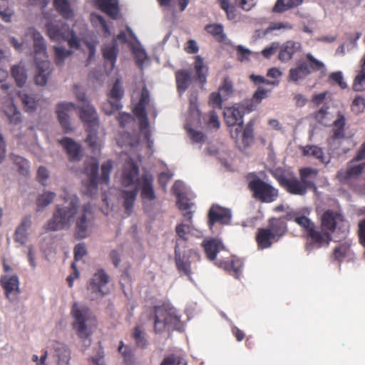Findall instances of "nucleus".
Listing matches in <instances>:
<instances>
[{"label":"nucleus","instance_id":"f257e3e1","mask_svg":"<svg viewBox=\"0 0 365 365\" xmlns=\"http://www.w3.org/2000/svg\"><path fill=\"white\" fill-rule=\"evenodd\" d=\"M76 108L79 110V118L83 122L86 130L99 128L100 124L97 112L90 103L82 104L76 108L73 103L62 102L57 105L56 113L65 133L72 130L68 112Z\"/></svg>","mask_w":365,"mask_h":365},{"label":"nucleus","instance_id":"f03ea898","mask_svg":"<svg viewBox=\"0 0 365 365\" xmlns=\"http://www.w3.org/2000/svg\"><path fill=\"white\" fill-rule=\"evenodd\" d=\"M319 171L316 168L304 167L299 170V178L292 176L287 177L284 175L276 178L279 185L287 192L294 195L304 196L307 191L317 190L315 180Z\"/></svg>","mask_w":365,"mask_h":365},{"label":"nucleus","instance_id":"7ed1b4c3","mask_svg":"<svg viewBox=\"0 0 365 365\" xmlns=\"http://www.w3.org/2000/svg\"><path fill=\"white\" fill-rule=\"evenodd\" d=\"M244 113L239 104L226 108L224 110V117L228 126H236L231 130V136L240 149L249 147L254 140L253 126L249 123L243 129Z\"/></svg>","mask_w":365,"mask_h":365},{"label":"nucleus","instance_id":"20e7f679","mask_svg":"<svg viewBox=\"0 0 365 365\" xmlns=\"http://www.w3.org/2000/svg\"><path fill=\"white\" fill-rule=\"evenodd\" d=\"M64 205H57L52 218L46 225L50 231H57L70 227L79 207V198L77 195L66 192L61 196Z\"/></svg>","mask_w":365,"mask_h":365},{"label":"nucleus","instance_id":"39448f33","mask_svg":"<svg viewBox=\"0 0 365 365\" xmlns=\"http://www.w3.org/2000/svg\"><path fill=\"white\" fill-rule=\"evenodd\" d=\"M113 165L111 160H108L101 165V175L99 178L98 176L99 164L96 159L91 158L85 163L84 173L88 177L86 182L85 193L89 196L96 194L98 190V183L108 185L110 180V173L112 170Z\"/></svg>","mask_w":365,"mask_h":365},{"label":"nucleus","instance_id":"423d86ee","mask_svg":"<svg viewBox=\"0 0 365 365\" xmlns=\"http://www.w3.org/2000/svg\"><path fill=\"white\" fill-rule=\"evenodd\" d=\"M287 231V224L283 219L272 217L268 220L266 227L258 228L255 240L259 250L270 248L274 243L285 235Z\"/></svg>","mask_w":365,"mask_h":365},{"label":"nucleus","instance_id":"0eeeda50","mask_svg":"<svg viewBox=\"0 0 365 365\" xmlns=\"http://www.w3.org/2000/svg\"><path fill=\"white\" fill-rule=\"evenodd\" d=\"M247 187L252 197L260 202L271 203L279 197V190L270 183L261 179L255 173L247 175Z\"/></svg>","mask_w":365,"mask_h":365},{"label":"nucleus","instance_id":"6e6552de","mask_svg":"<svg viewBox=\"0 0 365 365\" xmlns=\"http://www.w3.org/2000/svg\"><path fill=\"white\" fill-rule=\"evenodd\" d=\"M71 315L74 319L73 328L78 336L81 339L88 338L92 333L91 327L96 326V322L90 309L85 306L80 307L75 302L71 308Z\"/></svg>","mask_w":365,"mask_h":365},{"label":"nucleus","instance_id":"1a4fd4ad","mask_svg":"<svg viewBox=\"0 0 365 365\" xmlns=\"http://www.w3.org/2000/svg\"><path fill=\"white\" fill-rule=\"evenodd\" d=\"M307 61H299L296 68L289 70V78L293 81H298L305 78L312 71H319L324 68L322 62L315 58L311 53L306 55Z\"/></svg>","mask_w":365,"mask_h":365},{"label":"nucleus","instance_id":"9d476101","mask_svg":"<svg viewBox=\"0 0 365 365\" xmlns=\"http://www.w3.org/2000/svg\"><path fill=\"white\" fill-rule=\"evenodd\" d=\"M93 225L94 217L91 210L90 205H85L76 219L75 237L78 240L88 237L91 234Z\"/></svg>","mask_w":365,"mask_h":365},{"label":"nucleus","instance_id":"9b49d317","mask_svg":"<svg viewBox=\"0 0 365 365\" xmlns=\"http://www.w3.org/2000/svg\"><path fill=\"white\" fill-rule=\"evenodd\" d=\"M200 256L197 252L192 249L181 251L180 242L175 246V262L179 273L183 274L188 277H191V262L192 260L199 261Z\"/></svg>","mask_w":365,"mask_h":365},{"label":"nucleus","instance_id":"f8f14e48","mask_svg":"<svg viewBox=\"0 0 365 365\" xmlns=\"http://www.w3.org/2000/svg\"><path fill=\"white\" fill-rule=\"evenodd\" d=\"M109 281L110 277L103 269H99L93 274L87 285L88 291L93 294L91 299L102 297L109 293Z\"/></svg>","mask_w":365,"mask_h":365},{"label":"nucleus","instance_id":"ddd939ff","mask_svg":"<svg viewBox=\"0 0 365 365\" xmlns=\"http://www.w3.org/2000/svg\"><path fill=\"white\" fill-rule=\"evenodd\" d=\"M180 322V318L170 309L163 307H155L154 331L161 333L167 327H175Z\"/></svg>","mask_w":365,"mask_h":365},{"label":"nucleus","instance_id":"4468645a","mask_svg":"<svg viewBox=\"0 0 365 365\" xmlns=\"http://www.w3.org/2000/svg\"><path fill=\"white\" fill-rule=\"evenodd\" d=\"M320 220L322 233L329 235V237L322 242V247L324 245H328L331 241V234L335 232L338 224L344 221V217L336 211L327 210L322 215Z\"/></svg>","mask_w":365,"mask_h":365},{"label":"nucleus","instance_id":"2eb2a0df","mask_svg":"<svg viewBox=\"0 0 365 365\" xmlns=\"http://www.w3.org/2000/svg\"><path fill=\"white\" fill-rule=\"evenodd\" d=\"M295 222L301 227L304 229L307 237L310 239L311 244L319 248L322 247V242L329 237L327 234H323L318 230L313 222L304 215H297L295 218Z\"/></svg>","mask_w":365,"mask_h":365},{"label":"nucleus","instance_id":"dca6fc26","mask_svg":"<svg viewBox=\"0 0 365 365\" xmlns=\"http://www.w3.org/2000/svg\"><path fill=\"white\" fill-rule=\"evenodd\" d=\"M46 29L50 39L59 43L66 41L71 34L70 26L63 21L49 22L46 24Z\"/></svg>","mask_w":365,"mask_h":365},{"label":"nucleus","instance_id":"f3484780","mask_svg":"<svg viewBox=\"0 0 365 365\" xmlns=\"http://www.w3.org/2000/svg\"><path fill=\"white\" fill-rule=\"evenodd\" d=\"M140 178H139V168L137 163L132 159L127 160L123 168L121 175V184L123 187H130L138 183Z\"/></svg>","mask_w":365,"mask_h":365},{"label":"nucleus","instance_id":"a211bd4d","mask_svg":"<svg viewBox=\"0 0 365 365\" xmlns=\"http://www.w3.org/2000/svg\"><path fill=\"white\" fill-rule=\"evenodd\" d=\"M232 215L229 209L219 205H212L208 212V225L210 229L215 224L228 225L230 223Z\"/></svg>","mask_w":365,"mask_h":365},{"label":"nucleus","instance_id":"6ab92c4d","mask_svg":"<svg viewBox=\"0 0 365 365\" xmlns=\"http://www.w3.org/2000/svg\"><path fill=\"white\" fill-rule=\"evenodd\" d=\"M271 91L262 86L257 88L250 99H246L239 104L244 114L255 110L263 99L268 97Z\"/></svg>","mask_w":365,"mask_h":365},{"label":"nucleus","instance_id":"aec40b11","mask_svg":"<svg viewBox=\"0 0 365 365\" xmlns=\"http://www.w3.org/2000/svg\"><path fill=\"white\" fill-rule=\"evenodd\" d=\"M26 35L31 36L34 41V61L48 59L46 46L41 33L34 28H29Z\"/></svg>","mask_w":365,"mask_h":365},{"label":"nucleus","instance_id":"412c9836","mask_svg":"<svg viewBox=\"0 0 365 365\" xmlns=\"http://www.w3.org/2000/svg\"><path fill=\"white\" fill-rule=\"evenodd\" d=\"M362 173H365V162L354 165L350 161L346 170L341 169L337 172L336 178L342 183H348L350 180L356 178Z\"/></svg>","mask_w":365,"mask_h":365},{"label":"nucleus","instance_id":"4be33fe9","mask_svg":"<svg viewBox=\"0 0 365 365\" xmlns=\"http://www.w3.org/2000/svg\"><path fill=\"white\" fill-rule=\"evenodd\" d=\"M153 181V177L148 173H145L141 175L140 180L136 187L141 190L140 197L142 200L151 201L156 198Z\"/></svg>","mask_w":365,"mask_h":365},{"label":"nucleus","instance_id":"5701e85b","mask_svg":"<svg viewBox=\"0 0 365 365\" xmlns=\"http://www.w3.org/2000/svg\"><path fill=\"white\" fill-rule=\"evenodd\" d=\"M0 284L5 291L6 297L10 301H13L17 298L19 293V282L17 276H2L0 279Z\"/></svg>","mask_w":365,"mask_h":365},{"label":"nucleus","instance_id":"b1692460","mask_svg":"<svg viewBox=\"0 0 365 365\" xmlns=\"http://www.w3.org/2000/svg\"><path fill=\"white\" fill-rule=\"evenodd\" d=\"M38 71L35 75V83L39 86H45L51 74V63L48 59L35 61Z\"/></svg>","mask_w":365,"mask_h":365},{"label":"nucleus","instance_id":"393cba45","mask_svg":"<svg viewBox=\"0 0 365 365\" xmlns=\"http://www.w3.org/2000/svg\"><path fill=\"white\" fill-rule=\"evenodd\" d=\"M217 265L237 279H239L242 274L243 264L240 259L232 257L230 260H220Z\"/></svg>","mask_w":365,"mask_h":365},{"label":"nucleus","instance_id":"a878e982","mask_svg":"<svg viewBox=\"0 0 365 365\" xmlns=\"http://www.w3.org/2000/svg\"><path fill=\"white\" fill-rule=\"evenodd\" d=\"M301 43L294 41H286L281 47L278 58L282 62L290 61L293 56L300 51Z\"/></svg>","mask_w":365,"mask_h":365},{"label":"nucleus","instance_id":"bb28decb","mask_svg":"<svg viewBox=\"0 0 365 365\" xmlns=\"http://www.w3.org/2000/svg\"><path fill=\"white\" fill-rule=\"evenodd\" d=\"M95 4L101 11L112 19L117 18L119 12L118 0H95Z\"/></svg>","mask_w":365,"mask_h":365},{"label":"nucleus","instance_id":"cd10ccee","mask_svg":"<svg viewBox=\"0 0 365 365\" xmlns=\"http://www.w3.org/2000/svg\"><path fill=\"white\" fill-rule=\"evenodd\" d=\"M59 143L66 150L71 160H79L81 156V146L70 138H63Z\"/></svg>","mask_w":365,"mask_h":365},{"label":"nucleus","instance_id":"c85d7f7f","mask_svg":"<svg viewBox=\"0 0 365 365\" xmlns=\"http://www.w3.org/2000/svg\"><path fill=\"white\" fill-rule=\"evenodd\" d=\"M177 91L181 95L189 88L192 82L191 73L189 71L180 69L175 72Z\"/></svg>","mask_w":365,"mask_h":365},{"label":"nucleus","instance_id":"c756f323","mask_svg":"<svg viewBox=\"0 0 365 365\" xmlns=\"http://www.w3.org/2000/svg\"><path fill=\"white\" fill-rule=\"evenodd\" d=\"M31 225V217L30 215L25 216L21 224L17 227L14 233V240L16 242H19L21 245L26 243L27 239V230Z\"/></svg>","mask_w":365,"mask_h":365},{"label":"nucleus","instance_id":"7c9ffc66","mask_svg":"<svg viewBox=\"0 0 365 365\" xmlns=\"http://www.w3.org/2000/svg\"><path fill=\"white\" fill-rule=\"evenodd\" d=\"M207 257L210 260H214L222 247V243L217 239L204 240L202 243Z\"/></svg>","mask_w":365,"mask_h":365},{"label":"nucleus","instance_id":"2f4dec72","mask_svg":"<svg viewBox=\"0 0 365 365\" xmlns=\"http://www.w3.org/2000/svg\"><path fill=\"white\" fill-rule=\"evenodd\" d=\"M53 6L57 12L66 19H72L74 11L70 0H53Z\"/></svg>","mask_w":365,"mask_h":365},{"label":"nucleus","instance_id":"473e14b6","mask_svg":"<svg viewBox=\"0 0 365 365\" xmlns=\"http://www.w3.org/2000/svg\"><path fill=\"white\" fill-rule=\"evenodd\" d=\"M302 150L304 156H312L322 163L327 164L329 163V159H327L324 156V151L320 147L317 145H306L303 147Z\"/></svg>","mask_w":365,"mask_h":365},{"label":"nucleus","instance_id":"72a5a7b5","mask_svg":"<svg viewBox=\"0 0 365 365\" xmlns=\"http://www.w3.org/2000/svg\"><path fill=\"white\" fill-rule=\"evenodd\" d=\"M194 68L199 82L204 85L207 81L208 68L205 65L202 58L200 56H195Z\"/></svg>","mask_w":365,"mask_h":365},{"label":"nucleus","instance_id":"f704fd0d","mask_svg":"<svg viewBox=\"0 0 365 365\" xmlns=\"http://www.w3.org/2000/svg\"><path fill=\"white\" fill-rule=\"evenodd\" d=\"M131 336L135 341L136 347L144 349L148 346V341L145 332L140 326L137 325L133 328Z\"/></svg>","mask_w":365,"mask_h":365},{"label":"nucleus","instance_id":"c9c22d12","mask_svg":"<svg viewBox=\"0 0 365 365\" xmlns=\"http://www.w3.org/2000/svg\"><path fill=\"white\" fill-rule=\"evenodd\" d=\"M304 0H277L272 8L274 13L282 14L287 10L297 7Z\"/></svg>","mask_w":365,"mask_h":365},{"label":"nucleus","instance_id":"e433bc0d","mask_svg":"<svg viewBox=\"0 0 365 365\" xmlns=\"http://www.w3.org/2000/svg\"><path fill=\"white\" fill-rule=\"evenodd\" d=\"M102 53L104 59L110 63V68L112 70L115 66L118 54V47L117 43H113L110 46H104L102 49Z\"/></svg>","mask_w":365,"mask_h":365},{"label":"nucleus","instance_id":"4c0bfd02","mask_svg":"<svg viewBox=\"0 0 365 365\" xmlns=\"http://www.w3.org/2000/svg\"><path fill=\"white\" fill-rule=\"evenodd\" d=\"M175 232L178 236L175 245L180 242V247H186L188 241L187 235L191 232V225L178 224L175 227Z\"/></svg>","mask_w":365,"mask_h":365},{"label":"nucleus","instance_id":"58836bf2","mask_svg":"<svg viewBox=\"0 0 365 365\" xmlns=\"http://www.w3.org/2000/svg\"><path fill=\"white\" fill-rule=\"evenodd\" d=\"M138 193V188L135 187L132 190H123V197L124 200L123 206L125 209L126 213L130 215L132 212V210L134 205V202L136 200Z\"/></svg>","mask_w":365,"mask_h":365},{"label":"nucleus","instance_id":"ea45409f","mask_svg":"<svg viewBox=\"0 0 365 365\" xmlns=\"http://www.w3.org/2000/svg\"><path fill=\"white\" fill-rule=\"evenodd\" d=\"M11 76L14 78L16 85L22 87L26 82L27 75L26 69L21 65H14L11 67Z\"/></svg>","mask_w":365,"mask_h":365},{"label":"nucleus","instance_id":"a19ab883","mask_svg":"<svg viewBox=\"0 0 365 365\" xmlns=\"http://www.w3.org/2000/svg\"><path fill=\"white\" fill-rule=\"evenodd\" d=\"M55 351L58 357V365H68L71 354L68 348L63 344H57Z\"/></svg>","mask_w":365,"mask_h":365},{"label":"nucleus","instance_id":"79ce46f5","mask_svg":"<svg viewBox=\"0 0 365 365\" xmlns=\"http://www.w3.org/2000/svg\"><path fill=\"white\" fill-rule=\"evenodd\" d=\"M205 29L219 42H223L226 38L223 26L220 24H209L205 26Z\"/></svg>","mask_w":365,"mask_h":365},{"label":"nucleus","instance_id":"37998d69","mask_svg":"<svg viewBox=\"0 0 365 365\" xmlns=\"http://www.w3.org/2000/svg\"><path fill=\"white\" fill-rule=\"evenodd\" d=\"M55 197L56 193L50 191L39 195L36 200L37 211H41L48 206Z\"/></svg>","mask_w":365,"mask_h":365},{"label":"nucleus","instance_id":"c03bdc74","mask_svg":"<svg viewBox=\"0 0 365 365\" xmlns=\"http://www.w3.org/2000/svg\"><path fill=\"white\" fill-rule=\"evenodd\" d=\"M118 352L121 354L123 360L127 364H131L134 359V350L129 346L124 344L123 341L119 342Z\"/></svg>","mask_w":365,"mask_h":365},{"label":"nucleus","instance_id":"a18cd8bd","mask_svg":"<svg viewBox=\"0 0 365 365\" xmlns=\"http://www.w3.org/2000/svg\"><path fill=\"white\" fill-rule=\"evenodd\" d=\"M5 113L11 124L18 125L21 122V113L14 104L8 106Z\"/></svg>","mask_w":365,"mask_h":365},{"label":"nucleus","instance_id":"49530a36","mask_svg":"<svg viewBox=\"0 0 365 365\" xmlns=\"http://www.w3.org/2000/svg\"><path fill=\"white\" fill-rule=\"evenodd\" d=\"M220 6L223 9L229 20H234L237 16L236 9L235 6L230 4V0H217Z\"/></svg>","mask_w":365,"mask_h":365},{"label":"nucleus","instance_id":"de8ad7c7","mask_svg":"<svg viewBox=\"0 0 365 365\" xmlns=\"http://www.w3.org/2000/svg\"><path fill=\"white\" fill-rule=\"evenodd\" d=\"M98 130V129H91L90 130H86L88 136L86 141L93 151L99 149Z\"/></svg>","mask_w":365,"mask_h":365},{"label":"nucleus","instance_id":"09e8293b","mask_svg":"<svg viewBox=\"0 0 365 365\" xmlns=\"http://www.w3.org/2000/svg\"><path fill=\"white\" fill-rule=\"evenodd\" d=\"M19 97L26 112H32L36 110V102L33 97L24 93H20Z\"/></svg>","mask_w":365,"mask_h":365},{"label":"nucleus","instance_id":"8fccbe9b","mask_svg":"<svg viewBox=\"0 0 365 365\" xmlns=\"http://www.w3.org/2000/svg\"><path fill=\"white\" fill-rule=\"evenodd\" d=\"M54 56H55V63L58 66H61L65 60V58L69 56L72 52L70 51H67L62 47L54 46Z\"/></svg>","mask_w":365,"mask_h":365},{"label":"nucleus","instance_id":"3c124183","mask_svg":"<svg viewBox=\"0 0 365 365\" xmlns=\"http://www.w3.org/2000/svg\"><path fill=\"white\" fill-rule=\"evenodd\" d=\"M352 88L355 91L365 90V72L360 71L354 80Z\"/></svg>","mask_w":365,"mask_h":365},{"label":"nucleus","instance_id":"603ef678","mask_svg":"<svg viewBox=\"0 0 365 365\" xmlns=\"http://www.w3.org/2000/svg\"><path fill=\"white\" fill-rule=\"evenodd\" d=\"M91 20L93 24L98 23L103 28V32L106 36H110V29L107 24L106 19L101 15L97 14H91Z\"/></svg>","mask_w":365,"mask_h":365},{"label":"nucleus","instance_id":"864d4df0","mask_svg":"<svg viewBox=\"0 0 365 365\" xmlns=\"http://www.w3.org/2000/svg\"><path fill=\"white\" fill-rule=\"evenodd\" d=\"M365 109V98L361 96H356L351 104V110L356 114L362 113Z\"/></svg>","mask_w":365,"mask_h":365},{"label":"nucleus","instance_id":"5fc2aeb1","mask_svg":"<svg viewBox=\"0 0 365 365\" xmlns=\"http://www.w3.org/2000/svg\"><path fill=\"white\" fill-rule=\"evenodd\" d=\"M160 365H187V363L182 357L171 354L165 357Z\"/></svg>","mask_w":365,"mask_h":365},{"label":"nucleus","instance_id":"6e6d98bb","mask_svg":"<svg viewBox=\"0 0 365 365\" xmlns=\"http://www.w3.org/2000/svg\"><path fill=\"white\" fill-rule=\"evenodd\" d=\"M292 26L289 23H284V22H272L269 24V27L267 28L264 31V34H267L269 33L272 32L275 30L280 29H292Z\"/></svg>","mask_w":365,"mask_h":365},{"label":"nucleus","instance_id":"4d7b16f0","mask_svg":"<svg viewBox=\"0 0 365 365\" xmlns=\"http://www.w3.org/2000/svg\"><path fill=\"white\" fill-rule=\"evenodd\" d=\"M219 91L225 97L230 96L232 93V91H233V85H232V81L230 80H229V78H225L223 80L222 85L220 86V87L219 88Z\"/></svg>","mask_w":365,"mask_h":365},{"label":"nucleus","instance_id":"13d9d810","mask_svg":"<svg viewBox=\"0 0 365 365\" xmlns=\"http://www.w3.org/2000/svg\"><path fill=\"white\" fill-rule=\"evenodd\" d=\"M177 204L179 209L182 211L189 210L193 205L190 202L189 199L187 197L181 195L180 193L177 195Z\"/></svg>","mask_w":365,"mask_h":365},{"label":"nucleus","instance_id":"bf43d9fd","mask_svg":"<svg viewBox=\"0 0 365 365\" xmlns=\"http://www.w3.org/2000/svg\"><path fill=\"white\" fill-rule=\"evenodd\" d=\"M14 163L19 165V171L21 175H26L29 173V162L26 159L16 156L14 158Z\"/></svg>","mask_w":365,"mask_h":365},{"label":"nucleus","instance_id":"052dcab7","mask_svg":"<svg viewBox=\"0 0 365 365\" xmlns=\"http://www.w3.org/2000/svg\"><path fill=\"white\" fill-rule=\"evenodd\" d=\"M258 0H235V4L242 10L249 11L257 4Z\"/></svg>","mask_w":365,"mask_h":365},{"label":"nucleus","instance_id":"680f3d73","mask_svg":"<svg viewBox=\"0 0 365 365\" xmlns=\"http://www.w3.org/2000/svg\"><path fill=\"white\" fill-rule=\"evenodd\" d=\"M9 3L7 0H0V17L5 21H10L11 13L9 10Z\"/></svg>","mask_w":365,"mask_h":365},{"label":"nucleus","instance_id":"e2e57ef3","mask_svg":"<svg viewBox=\"0 0 365 365\" xmlns=\"http://www.w3.org/2000/svg\"><path fill=\"white\" fill-rule=\"evenodd\" d=\"M348 247L345 245H341L336 247L334 250L333 256L335 260L341 261L346 255Z\"/></svg>","mask_w":365,"mask_h":365},{"label":"nucleus","instance_id":"0e129e2a","mask_svg":"<svg viewBox=\"0 0 365 365\" xmlns=\"http://www.w3.org/2000/svg\"><path fill=\"white\" fill-rule=\"evenodd\" d=\"M123 94V91L121 88V86H120L119 81H116L110 91V97L111 98L119 101L122 98Z\"/></svg>","mask_w":365,"mask_h":365},{"label":"nucleus","instance_id":"69168bd1","mask_svg":"<svg viewBox=\"0 0 365 365\" xmlns=\"http://www.w3.org/2000/svg\"><path fill=\"white\" fill-rule=\"evenodd\" d=\"M74 259L76 261L81 260L87 254L86 246L83 243H79L74 247Z\"/></svg>","mask_w":365,"mask_h":365},{"label":"nucleus","instance_id":"338daca9","mask_svg":"<svg viewBox=\"0 0 365 365\" xmlns=\"http://www.w3.org/2000/svg\"><path fill=\"white\" fill-rule=\"evenodd\" d=\"M236 51L237 54V58L240 61L248 60L252 53L248 48H245L241 45H239L236 47Z\"/></svg>","mask_w":365,"mask_h":365},{"label":"nucleus","instance_id":"774afa93","mask_svg":"<svg viewBox=\"0 0 365 365\" xmlns=\"http://www.w3.org/2000/svg\"><path fill=\"white\" fill-rule=\"evenodd\" d=\"M221 93H212L210 96V100L209 103L211 104L213 107H217L219 108H222V98L221 96Z\"/></svg>","mask_w":365,"mask_h":365}]
</instances>
